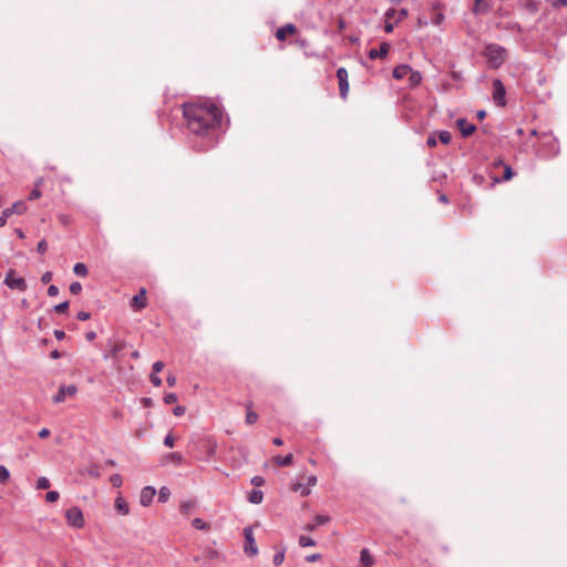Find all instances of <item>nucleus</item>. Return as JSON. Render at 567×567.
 Segmentation results:
<instances>
[{
    "instance_id": "nucleus-1",
    "label": "nucleus",
    "mask_w": 567,
    "mask_h": 567,
    "mask_svg": "<svg viewBox=\"0 0 567 567\" xmlns=\"http://www.w3.org/2000/svg\"><path fill=\"white\" fill-rule=\"evenodd\" d=\"M183 115L188 131L198 137L207 140L206 147L213 146L221 121L219 107L209 101L185 103Z\"/></svg>"
},
{
    "instance_id": "nucleus-2",
    "label": "nucleus",
    "mask_w": 567,
    "mask_h": 567,
    "mask_svg": "<svg viewBox=\"0 0 567 567\" xmlns=\"http://www.w3.org/2000/svg\"><path fill=\"white\" fill-rule=\"evenodd\" d=\"M483 54L487 59L489 68L498 69L505 62L507 51L505 48L493 43L485 47Z\"/></svg>"
},
{
    "instance_id": "nucleus-3",
    "label": "nucleus",
    "mask_w": 567,
    "mask_h": 567,
    "mask_svg": "<svg viewBox=\"0 0 567 567\" xmlns=\"http://www.w3.org/2000/svg\"><path fill=\"white\" fill-rule=\"evenodd\" d=\"M217 446L218 445H217L216 440L213 439L212 436L203 437L199 441V445H198L200 458L204 461H209L213 457H215L216 452H217Z\"/></svg>"
},
{
    "instance_id": "nucleus-4",
    "label": "nucleus",
    "mask_w": 567,
    "mask_h": 567,
    "mask_svg": "<svg viewBox=\"0 0 567 567\" xmlns=\"http://www.w3.org/2000/svg\"><path fill=\"white\" fill-rule=\"evenodd\" d=\"M543 147H547V151H543V156L550 157L555 156L559 152L557 140L549 133H542L540 135Z\"/></svg>"
},
{
    "instance_id": "nucleus-5",
    "label": "nucleus",
    "mask_w": 567,
    "mask_h": 567,
    "mask_svg": "<svg viewBox=\"0 0 567 567\" xmlns=\"http://www.w3.org/2000/svg\"><path fill=\"white\" fill-rule=\"evenodd\" d=\"M66 522L70 526L82 528L84 526L83 513L79 507H71L65 513Z\"/></svg>"
},
{
    "instance_id": "nucleus-6",
    "label": "nucleus",
    "mask_w": 567,
    "mask_h": 567,
    "mask_svg": "<svg viewBox=\"0 0 567 567\" xmlns=\"http://www.w3.org/2000/svg\"><path fill=\"white\" fill-rule=\"evenodd\" d=\"M245 546L244 550L249 556H256L258 554V547L254 537L252 527L247 526L244 528Z\"/></svg>"
},
{
    "instance_id": "nucleus-7",
    "label": "nucleus",
    "mask_w": 567,
    "mask_h": 567,
    "mask_svg": "<svg viewBox=\"0 0 567 567\" xmlns=\"http://www.w3.org/2000/svg\"><path fill=\"white\" fill-rule=\"evenodd\" d=\"M16 271L13 269H10L4 278V285H7L10 289H17L19 291H24L27 289V282L23 278L14 277Z\"/></svg>"
},
{
    "instance_id": "nucleus-8",
    "label": "nucleus",
    "mask_w": 567,
    "mask_h": 567,
    "mask_svg": "<svg viewBox=\"0 0 567 567\" xmlns=\"http://www.w3.org/2000/svg\"><path fill=\"white\" fill-rule=\"evenodd\" d=\"M337 78L339 82L340 96L342 100H346L349 92L348 71L342 66L339 68L337 70Z\"/></svg>"
},
{
    "instance_id": "nucleus-9",
    "label": "nucleus",
    "mask_w": 567,
    "mask_h": 567,
    "mask_svg": "<svg viewBox=\"0 0 567 567\" xmlns=\"http://www.w3.org/2000/svg\"><path fill=\"white\" fill-rule=\"evenodd\" d=\"M505 93H506L505 87H504L502 81L498 79H495L493 81V100L497 105H499V106L505 105Z\"/></svg>"
},
{
    "instance_id": "nucleus-10",
    "label": "nucleus",
    "mask_w": 567,
    "mask_h": 567,
    "mask_svg": "<svg viewBox=\"0 0 567 567\" xmlns=\"http://www.w3.org/2000/svg\"><path fill=\"white\" fill-rule=\"evenodd\" d=\"M78 392V389L75 385H63L59 389L58 393L52 398L54 403H61L63 402L66 396H73Z\"/></svg>"
},
{
    "instance_id": "nucleus-11",
    "label": "nucleus",
    "mask_w": 567,
    "mask_h": 567,
    "mask_svg": "<svg viewBox=\"0 0 567 567\" xmlns=\"http://www.w3.org/2000/svg\"><path fill=\"white\" fill-rule=\"evenodd\" d=\"M110 350L103 354V359H117L118 354L124 350L125 343L122 341H110Z\"/></svg>"
},
{
    "instance_id": "nucleus-12",
    "label": "nucleus",
    "mask_w": 567,
    "mask_h": 567,
    "mask_svg": "<svg viewBox=\"0 0 567 567\" xmlns=\"http://www.w3.org/2000/svg\"><path fill=\"white\" fill-rule=\"evenodd\" d=\"M131 307L135 310V311H140L142 309H144L146 307V289L145 288H141L138 293L135 295L132 299H131V302H130Z\"/></svg>"
},
{
    "instance_id": "nucleus-13",
    "label": "nucleus",
    "mask_w": 567,
    "mask_h": 567,
    "mask_svg": "<svg viewBox=\"0 0 567 567\" xmlns=\"http://www.w3.org/2000/svg\"><path fill=\"white\" fill-rule=\"evenodd\" d=\"M155 494H156V491L152 486H145L144 488H142L141 495H140L141 505H143L145 507L148 506L152 503Z\"/></svg>"
},
{
    "instance_id": "nucleus-14",
    "label": "nucleus",
    "mask_w": 567,
    "mask_h": 567,
    "mask_svg": "<svg viewBox=\"0 0 567 567\" xmlns=\"http://www.w3.org/2000/svg\"><path fill=\"white\" fill-rule=\"evenodd\" d=\"M456 126L458 127V130L461 131V134L464 137H468L476 130V126L474 124L467 122L465 118H458L456 121Z\"/></svg>"
},
{
    "instance_id": "nucleus-15",
    "label": "nucleus",
    "mask_w": 567,
    "mask_h": 567,
    "mask_svg": "<svg viewBox=\"0 0 567 567\" xmlns=\"http://www.w3.org/2000/svg\"><path fill=\"white\" fill-rule=\"evenodd\" d=\"M390 48L388 42H382L379 49H371L369 51V58L372 60L383 59L388 55Z\"/></svg>"
},
{
    "instance_id": "nucleus-16",
    "label": "nucleus",
    "mask_w": 567,
    "mask_h": 567,
    "mask_svg": "<svg viewBox=\"0 0 567 567\" xmlns=\"http://www.w3.org/2000/svg\"><path fill=\"white\" fill-rule=\"evenodd\" d=\"M330 522V516L328 515H317L313 518V522L308 524L306 529L309 532H313L318 526L324 525Z\"/></svg>"
},
{
    "instance_id": "nucleus-17",
    "label": "nucleus",
    "mask_w": 567,
    "mask_h": 567,
    "mask_svg": "<svg viewBox=\"0 0 567 567\" xmlns=\"http://www.w3.org/2000/svg\"><path fill=\"white\" fill-rule=\"evenodd\" d=\"M296 31V27L291 23L285 24L276 31V38L280 41L285 40L288 34H292Z\"/></svg>"
},
{
    "instance_id": "nucleus-18",
    "label": "nucleus",
    "mask_w": 567,
    "mask_h": 567,
    "mask_svg": "<svg viewBox=\"0 0 567 567\" xmlns=\"http://www.w3.org/2000/svg\"><path fill=\"white\" fill-rule=\"evenodd\" d=\"M114 507L121 515H127L130 513V506L127 502L121 496L115 498Z\"/></svg>"
},
{
    "instance_id": "nucleus-19",
    "label": "nucleus",
    "mask_w": 567,
    "mask_h": 567,
    "mask_svg": "<svg viewBox=\"0 0 567 567\" xmlns=\"http://www.w3.org/2000/svg\"><path fill=\"white\" fill-rule=\"evenodd\" d=\"M360 563L364 567H372L374 565V558L372 557L368 548H363L360 551Z\"/></svg>"
},
{
    "instance_id": "nucleus-20",
    "label": "nucleus",
    "mask_w": 567,
    "mask_h": 567,
    "mask_svg": "<svg viewBox=\"0 0 567 567\" xmlns=\"http://www.w3.org/2000/svg\"><path fill=\"white\" fill-rule=\"evenodd\" d=\"M395 13H396V10H394V9H390L385 13V18L386 19H385V23H384V31L386 33H391L393 31V29H394V24L396 22L395 21L391 22V19L394 18Z\"/></svg>"
},
{
    "instance_id": "nucleus-21",
    "label": "nucleus",
    "mask_w": 567,
    "mask_h": 567,
    "mask_svg": "<svg viewBox=\"0 0 567 567\" xmlns=\"http://www.w3.org/2000/svg\"><path fill=\"white\" fill-rule=\"evenodd\" d=\"M522 7L529 14H535L539 10V2H537L535 0H523L522 1Z\"/></svg>"
},
{
    "instance_id": "nucleus-22",
    "label": "nucleus",
    "mask_w": 567,
    "mask_h": 567,
    "mask_svg": "<svg viewBox=\"0 0 567 567\" xmlns=\"http://www.w3.org/2000/svg\"><path fill=\"white\" fill-rule=\"evenodd\" d=\"M411 72V68L408 64H401L394 68L393 76L398 80L405 78Z\"/></svg>"
},
{
    "instance_id": "nucleus-23",
    "label": "nucleus",
    "mask_w": 567,
    "mask_h": 567,
    "mask_svg": "<svg viewBox=\"0 0 567 567\" xmlns=\"http://www.w3.org/2000/svg\"><path fill=\"white\" fill-rule=\"evenodd\" d=\"M196 507V503L194 501H184L181 503L179 511L183 515L188 516Z\"/></svg>"
},
{
    "instance_id": "nucleus-24",
    "label": "nucleus",
    "mask_w": 567,
    "mask_h": 567,
    "mask_svg": "<svg viewBox=\"0 0 567 567\" xmlns=\"http://www.w3.org/2000/svg\"><path fill=\"white\" fill-rule=\"evenodd\" d=\"M489 9V4L484 0H474V7L473 12L478 13H486Z\"/></svg>"
},
{
    "instance_id": "nucleus-25",
    "label": "nucleus",
    "mask_w": 567,
    "mask_h": 567,
    "mask_svg": "<svg viewBox=\"0 0 567 567\" xmlns=\"http://www.w3.org/2000/svg\"><path fill=\"white\" fill-rule=\"evenodd\" d=\"M11 215H21L27 210V204L23 200L16 202L11 207L7 208Z\"/></svg>"
},
{
    "instance_id": "nucleus-26",
    "label": "nucleus",
    "mask_w": 567,
    "mask_h": 567,
    "mask_svg": "<svg viewBox=\"0 0 567 567\" xmlns=\"http://www.w3.org/2000/svg\"><path fill=\"white\" fill-rule=\"evenodd\" d=\"M264 499V493L260 489H252L248 494V501L252 504H260Z\"/></svg>"
},
{
    "instance_id": "nucleus-27",
    "label": "nucleus",
    "mask_w": 567,
    "mask_h": 567,
    "mask_svg": "<svg viewBox=\"0 0 567 567\" xmlns=\"http://www.w3.org/2000/svg\"><path fill=\"white\" fill-rule=\"evenodd\" d=\"M277 551L276 554L274 555V565L275 566H279L284 563L285 560V553H286V547L285 546H280V547H276Z\"/></svg>"
},
{
    "instance_id": "nucleus-28",
    "label": "nucleus",
    "mask_w": 567,
    "mask_h": 567,
    "mask_svg": "<svg viewBox=\"0 0 567 567\" xmlns=\"http://www.w3.org/2000/svg\"><path fill=\"white\" fill-rule=\"evenodd\" d=\"M274 462L278 465V466H289L292 464V454H288L286 456H280V455H277L274 457Z\"/></svg>"
},
{
    "instance_id": "nucleus-29",
    "label": "nucleus",
    "mask_w": 567,
    "mask_h": 567,
    "mask_svg": "<svg viewBox=\"0 0 567 567\" xmlns=\"http://www.w3.org/2000/svg\"><path fill=\"white\" fill-rule=\"evenodd\" d=\"M291 489L293 492H300L302 496H308L311 492L310 488L307 485H303L302 483L292 484Z\"/></svg>"
},
{
    "instance_id": "nucleus-30",
    "label": "nucleus",
    "mask_w": 567,
    "mask_h": 567,
    "mask_svg": "<svg viewBox=\"0 0 567 567\" xmlns=\"http://www.w3.org/2000/svg\"><path fill=\"white\" fill-rule=\"evenodd\" d=\"M73 271L76 276L85 277L87 276V267L83 262H78L73 267Z\"/></svg>"
},
{
    "instance_id": "nucleus-31",
    "label": "nucleus",
    "mask_w": 567,
    "mask_h": 567,
    "mask_svg": "<svg viewBox=\"0 0 567 567\" xmlns=\"http://www.w3.org/2000/svg\"><path fill=\"white\" fill-rule=\"evenodd\" d=\"M192 525L194 528L199 530H209L210 528L209 524L204 522L202 518H194Z\"/></svg>"
},
{
    "instance_id": "nucleus-32",
    "label": "nucleus",
    "mask_w": 567,
    "mask_h": 567,
    "mask_svg": "<svg viewBox=\"0 0 567 567\" xmlns=\"http://www.w3.org/2000/svg\"><path fill=\"white\" fill-rule=\"evenodd\" d=\"M171 497V489L166 486L161 487L158 492V502L166 503Z\"/></svg>"
},
{
    "instance_id": "nucleus-33",
    "label": "nucleus",
    "mask_w": 567,
    "mask_h": 567,
    "mask_svg": "<svg viewBox=\"0 0 567 567\" xmlns=\"http://www.w3.org/2000/svg\"><path fill=\"white\" fill-rule=\"evenodd\" d=\"M85 472H86L87 475H90L92 477H95V478L101 476L100 467L96 464L89 465L86 467Z\"/></svg>"
},
{
    "instance_id": "nucleus-34",
    "label": "nucleus",
    "mask_w": 567,
    "mask_h": 567,
    "mask_svg": "<svg viewBox=\"0 0 567 567\" xmlns=\"http://www.w3.org/2000/svg\"><path fill=\"white\" fill-rule=\"evenodd\" d=\"M410 74V84L412 86H416L420 84L421 80H422V76H421V73L420 72H414L412 69H411V72L409 73Z\"/></svg>"
},
{
    "instance_id": "nucleus-35",
    "label": "nucleus",
    "mask_w": 567,
    "mask_h": 567,
    "mask_svg": "<svg viewBox=\"0 0 567 567\" xmlns=\"http://www.w3.org/2000/svg\"><path fill=\"white\" fill-rule=\"evenodd\" d=\"M299 545L301 547H311L316 545V542L311 537L302 535L299 538Z\"/></svg>"
},
{
    "instance_id": "nucleus-36",
    "label": "nucleus",
    "mask_w": 567,
    "mask_h": 567,
    "mask_svg": "<svg viewBox=\"0 0 567 567\" xmlns=\"http://www.w3.org/2000/svg\"><path fill=\"white\" fill-rule=\"evenodd\" d=\"M437 136L443 144H449L451 142V133L449 131H440Z\"/></svg>"
},
{
    "instance_id": "nucleus-37",
    "label": "nucleus",
    "mask_w": 567,
    "mask_h": 567,
    "mask_svg": "<svg viewBox=\"0 0 567 567\" xmlns=\"http://www.w3.org/2000/svg\"><path fill=\"white\" fill-rule=\"evenodd\" d=\"M10 477V473L4 465H0V482L6 483Z\"/></svg>"
},
{
    "instance_id": "nucleus-38",
    "label": "nucleus",
    "mask_w": 567,
    "mask_h": 567,
    "mask_svg": "<svg viewBox=\"0 0 567 567\" xmlns=\"http://www.w3.org/2000/svg\"><path fill=\"white\" fill-rule=\"evenodd\" d=\"M37 487L39 489H47L50 487V481L47 477H40L37 482Z\"/></svg>"
},
{
    "instance_id": "nucleus-39",
    "label": "nucleus",
    "mask_w": 567,
    "mask_h": 567,
    "mask_svg": "<svg viewBox=\"0 0 567 567\" xmlns=\"http://www.w3.org/2000/svg\"><path fill=\"white\" fill-rule=\"evenodd\" d=\"M69 309V301H63L56 306H54V311L58 313H65Z\"/></svg>"
},
{
    "instance_id": "nucleus-40",
    "label": "nucleus",
    "mask_w": 567,
    "mask_h": 567,
    "mask_svg": "<svg viewBox=\"0 0 567 567\" xmlns=\"http://www.w3.org/2000/svg\"><path fill=\"white\" fill-rule=\"evenodd\" d=\"M257 420H258L257 413H255L254 411L247 412V414H246V423L247 424H254L257 422Z\"/></svg>"
},
{
    "instance_id": "nucleus-41",
    "label": "nucleus",
    "mask_w": 567,
    "mask_h": 567,
    "mask_svg": "<svg viewBox=\"0 0 567 567\" xmlns=\"http://www.w3.org/2000/svg\"><path fill=\"white\" fill-rule=\"evenodd\" d=\"M82 291V285L78 281H74L70 285V292L72 295H79Z\"/></svg>"
},
{
    "instance_id": "nucleus-42",
    "label": "nucleus",
    "mask_w": 567,
    "mask_h": 567,
    "mask_svg": "<svg viewBox=\"0 0 567 567\" xmlns=\"http://www.w3.org/2000/svg\"><path fill=\"white\" fill-rule=\"evenodd\" d=\"M60 497L59 493L56 491H50L47 493L45 495V499L50 503H53L55 501H58Z\"/></svg>"
},
{
    "instance_id": "nucleus-43",
    "label": "nucleus",
    "mask_w": 567,
    "mask_h": 567,
    "mask_svg": "<svg viewBox=\"0 0 567 567\" xmlns=\"http://www.w3.org/2000/svg\"><path fill=\"white\" fill-rule=\"evenodd\" d=\"M504 175H503V181H509L513 176H514V172L512 169L511 166L508 165H504Z\"/></svg>"
},
{
    "instance_id": "nucleus-44",
    "label": "nucleus",
    "mask_w": 567,
    "mask_h": 567,
    "mask_svg": "<svg viewBox=\"0 0 567 567\" xmlns=\"http://www.w3.org/2000/svg\"><path fill=\"white\" fill-rule=\"evenodd\" d=\"M11 216V212H9L7 208L2 212L0 215V227H3L8 220V218Z\"/></svg>"
},
{
    "instance_id": "nucleus-45",
    "label": "nucleus",
    "mask_w": 567,
    "mask_h": 567,
    "mask_svg": "<svg viewBox=\"0 0 567 567\" xmlns=\"http://www.w3.org/2000/svg\"><path fill=\"white\" fill-rule=\"evenodd\" d=\"M111 483L115 487H120L122 485V477L118 474H114L110 478Z\"/></svg>"
},
{
    "instance_id": "nucleus-46",
    "label": "nucleus",
    "mask_w": 567,
    "mask_h": 567,
    "mask_svg": "<svg viewBox=\"0 0 567 567\" xmlns=\"http://www.w3.org/2000/svg\"><path fill=\"white\" fill-rule=\"evenodd\" d=\"M166 457L178 464L183 462V456L179 453H171Z\"/></svg>"
},
{
    "instance_id": "nucleus-47",
    "label": "nucleus",
    "mask_w": 567,
    "mask_h": 567,
    "mask_svg": "<svg viewBox=\"0 0 567 567\" xmlns=\"http://www.w3.org/2000/svg\"><path fill=\"white\" fill-rule=\"evenodd\" d=\"M176 401H177V395L175 393H167L164 396V402L166 404H172V403H175Z\"/></svg>"
},
{
    "instance_id": "nucleus-48",
    "label": "nucleus",
    "mask_w": 567,
    "mask_h": 567,
    "mask_svg": "<svg viewBox=\"0 0 567 567\" xmlns=\"http://www.w3.org/2000/svg\"><path fill=\"white\" fill-rule=\"evenodd\" d=\"M394 17H395V22H399L408 17V10L401 9V10L396 11Z\"/></svg>"
},
{
    "instance_id": "nucleus-49",
    "label": "nucleus",
    "mask_w": 567,
    "mask_h": 567,
    "mask_svg": "<svg viewBox=\"0 0 567 567\" xmlns=\"http://www.w3.org/2000/svg\"><path fill=\"white\" fill-rule=\"evenodd\" d=\"M250 482L256 487L262 486L265 484V480L261 476H254Z\"/></svg>"
},
{
    "instance_id": "nucleus-50",
    "label": "nucleus",
    "mask_w": 567,
    "mask_h": 567,
    "mask_svg": "<svg viewBox=\"0 0 567 567\" xmlns=\"http://www.w3.org/2000/svg\"><path fill=\"white\" fill-rule=\"evenodd\" d=\"M174 442H175L174 436L171 433H168L164 439V445L167 447H173Z\"/></svg>"
},
{
    "instance_id": "nucleus-51",
    "label": "nucleus",
    "mask_w": 567,
    "mask_h": 567,
    "mask_svg": "<svg viewBox=\"0 0 567 567\" xmlns=\"http://www.w3.org/2000/svg\"><path fill=\"white\" fill-rule=\"evenodd\" d=\"M163 368H164V363L162 361H156L153 363V367H152L153 372L152 373L157 374L163 370Z\"/></svg>"
},
{
    "instance_id": "nucleus-52",
    "label": "nucleus",
    "mask_w": 567,
    "mask_h": 567,
    "mask_svg": "<svg viewBox=\"0 0 567 567\" xmlns=\"http://www.w3.org/2000/svg\"><path fill=\"white\" fill-rule=\"evenodd\" d=\"M48 249V245H47V241L45 240H41L39 241L38 246H37V250L39 254H44Z\"/></svg>"
},
{
    "instance_id": "nucleus-53",
    "label": "nucleus",
    "mask_w": 567,
    "mask_h": 567,
    "mask_svg": "<svg viewBox=\"0 0 567 567\" xmlns=\"http://www.w3.org/2000/svg\"><path fill=\"white\" fill-rule=\"evenodd\" d=\"M150 379L155 386H159L162 384V379L156 373H152Z\"/></svg>"
},
{
    "instance_id": "nucleus-54",
    "label": "nucleus",
    "mask_w": 567,
    "mask_h": 567,
    "mask_svg": "<svg viewBox=\"0 0 567 567\" xmlns=\"http://www.w3.org/2000/svg\"><path fill=\"white\" fill-rule=\"evenodd\" d=\"M185 411H186L185 406L177 405V406L174 408L173 413L176 416H181V415H183L185 413Z\"/></svg>"
},
{
    "instance_id": "nucleus-55",
    "label": "nucleus",
    "mask_w": 567,
    "mask_h": 567,
    "mask_svg": "<svg viewBox=\"0 0 567 567\" xmlns=\"http://www.w3.org/2000/svg\"><path fill=\"white\" fill-rule=\"evenodd\" d=\"M58 293H59V288H58L56 286L51 285V286L48 288V295H49L50 297H55V296H58Z\"/></svg>"
},
{
    "instance_id": "nucleus-56",
    "label": "nucleus",
    "mask_w": 567,
    "mask_h": 567,
    "mask_svg": "<svg viewBox=\"0 0 567 567\" xmlns=\"http://www.w3.org/2000/svg\"><path fill=\"white\" fill-rule=\"evenodd\" d=\"M91 318V313L86 311H80L78 312V319L81 321L89 320Z\"/></svg>"
},
{
    "instance_id": "nucleus-57",
    "label": "nucleus",
    "mask_w": 567,
    "mask_h": 567,
    "mask_svg": "<svg viewBox=\"0 0 567 567\" xmlns=\"http://www.w3.org/2000/svg\"><path fill=\"white\" fill-rule=\"evenodd\" d=\"M40 196H41V192L38 189V187H35L34 189L31 190L29 199L33 200V199L39 198Z\"/></svg>"
},
{
    "instance_id": "nucleus-58",
    "label": "nucleus",
    "mask_w": 567,
    "mask_h": 567,
    "mask_svg": "<svg viewBox=\"0 0 567 567\" xmlns=\"http://www.w3.org/2000/svg\"><path fill=\"white\" fill-rule=\"evenodd\" d=\"M51 280H52V274H51L50 271L44 272V274L42 275V277H41V281H42L43 284H48V282H50Z\"/></svg>"
},
{
    "instance_id": "nucleus-59",
    "label": "nucleus",
    "mask_w": 567,
    "mask_h": 567,
    "mask_svg": "<svg viewBox=\"0 0 567 567\" xmlns=\"http://www.w3.org/2000/svg\"><path fill=\"white\" fill-rule=\"evenodd\" d=\"M317 484V477L315 475H310L307 477V486L310 488Z\"/></svg>"
},
{
    "instance_id": "nucleus-60",
    "label": "nucleus",
    "mask_w": 567,
    "mask_h": 567,
    "mask_svg": "<svg viewBox=\"0 0 567 567\" xmlns=\"http://www.w3.org/2000/svg\"><path fill=\"white\" fill-rule=\"evenodd\" d=\"M321 558L320 554H312L306 557V560L309 563H315Z\"/></svg>"
},
{
    "instance_id": "nucleus-61",
    "label": "nucleus",
    "mask_w": 567,
    "mask_h": 567,
    "mask_svg": "<svg viewBox=\"0 0 567 567\" xmlns=\"http://www.w3.org/2000/svg\"><path fill=\"white\" fill-rule=\"evenodd\" d=\"M166 382L169 386H174L176 384V378L173 374L167 375Z\"/></svg>"
},
{
    "instance_id": "nucleus-62",
    "label": "nucleus",
    "mask_w": 567,
    "mask_h": 567,
    "mask_svg": "<svg viewBox=\"0 0 567 567\" xmlns=\"http://www.w3.org/2000/svg\"><path fill=\"white\" fill-rule=\"evenodd\" d=\"M54 337L58 340H63L65 338V332L63 330H54Z\"/></svg>"
},
{
    "instance_id": "nucleus-63",
    "label": "nucleus",
    "mask_w": 567,
    "mask_h": 567,
    "mask_svg": "<svg viewBox=\"0 0 567 567\" xmlns=\"http://www.w3.org/2000/svg\"><path fill=\"white\" fill-rule=\"evenodd\" d=\"M49 435H50V431H49V429H47V427L42 429V430L39 432V436H40L41 439H45V437H48Z\"/></svg>"
},
{
    "instance_id": "nucleus-64",
    "label": "nucleus",
    "mask_w": 567,
    "mask_h": 567,
    "mask_svg": "<svg viewBox=\"0 0 567 567\" xmlns=\"http://www.w3.org/2000/svg\"><path fill=\"white\" fill-rule=\"evenodd\" d=\"M426 144L430 146V147H434L436 145V138L434 136H429L427 141H426Z\"/></svg>"
}]
</instances>
